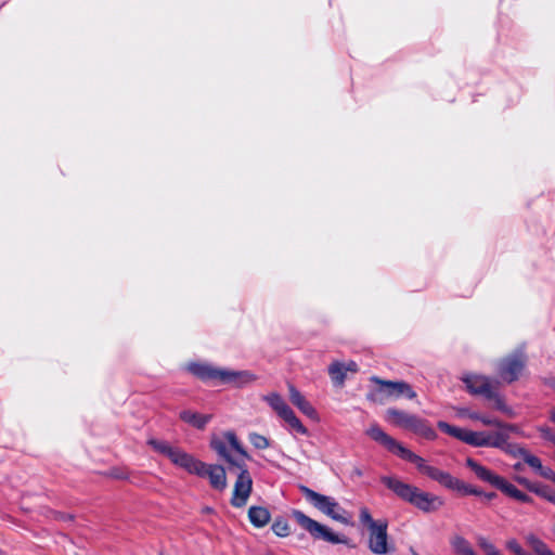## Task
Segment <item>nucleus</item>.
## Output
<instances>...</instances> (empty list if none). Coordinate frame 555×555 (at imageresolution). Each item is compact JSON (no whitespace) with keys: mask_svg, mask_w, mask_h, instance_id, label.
Here are the masks:
<instances>
[{"mask_svg":"<svg viewBox=\"0 0 555 555\" xmlns=\"http://www.w3.org/2000/svg\"><path fill=\"white\" fill-rule=\"evenodd\" d=\"M505 546L507 550L513 552L515 555H521L525 553L521 545L518 543L516 539H509L506 541Z\"/></svg>","mask_w":555,"mask_h":555,"instance_id":"obj_35","label":"nucleus"},{"mask_svg":"<svg viewBox=\"0 0 555 555\" xmlns=\"http://www.w3.org/2000/svg\"><path fill=\"white\" fill-rule=\"evenodd\" d=\"M248 518L256 528L264 527L271 518L270 512L262 506H250L248 509Z\"/></svg>","mask_w":555,"mask_h":555,"instance_id":"obj_23","label":"nucleus"},{"mask_svg":"<svg viewBox=\"0 0 555 555\" xmlns=\"http://www.w3.org/2000/svg\"><path fill=\"white\" fill-rule=\"evenodd\" d=\"M437 426L441 431L475 448H494V446H500L496 439L498 431H473L450 425L444 421H439Z\"/></svg>","mask_w":555,"mask_h":555,"instance_id":"obj_6","label":"nucleus"},{"mask_svg":"<svg viewBox=\"0 0 555 555\" xmlns=\"http://www.w3.org/2000/svg\"><path fill=\"white\" fill-rule=\"evenodd\" d=\"M555 555V554H554Z\"/></svg>","mask_w":555,"mask_h":555,"instance_id":"obj_46","label":"nucleus"},{"mask_svg":"<svg viewBox=\"0 0 555 555\" xmlns=\"http://www.w3.org/2000/svg\"><path fill=\"white\" fill-rule=\"evenodd\" d=\"M380 480L401 500L409 502L422 512H435L443 505V500L440 496L422 491L417 487L405 483L398 478L383 476Z\"/></svg>","mask_w":555,"mask_h":555,"instance_id":"obj_3","label":"nucleus"},{"mask_svg":"<svg viewBox=\"0 0 555 555\" xmlns=\"http://www.w3.org/2000/svg\"><path fill=\"white\" fill-rule=\"evenodd\" d=\"M371 382L378 385V388L371 390L366 395L367 400L371 402L384 404L389 399H399L401 397L414 399L416 397V392L411 385L403 380H385L377 376H372Z\"/></svg>","mask_w":555,"mask_h":555,"instance_id":"obj_5","label":"nucleus"},{"mask_svg":"<svg viewBox=\"0 0 555 555\" xmlns=\"http://www.w3.org/2000/svg\"><path fill=\"white\" fill-rule=\"evenodd\" d=\"M542 436L545 439H548L555 443V434L550 428H542L541 429Z\"/></svg>","mask_w":555,"mask_h":555,"instance_id":"obj_38","label":"nucleus"},{"mask_svg":"<svg viewBox=\"0 0 555 555\" xmlns=\"http://www.w3.org/2000/svg\"><path fill=\"white\" fill-rule=\"evenodd\" d=\"M459 414L461 416H466V417H468L470 420H474V421H479L480 423H482L486 426H494V427H498L499 429H508V431H515L516 430V426H514V425L503 423V422H501L500 420H498L495 417H490V416L483 415V414L478 413V412L469 411L467 409L459 410Z\"/></svg>","mask_w":555,"mask_h":555,"instance_id":"obj_17","label":"nucleus"},{"mask_svg":"<svg viewBox=\"0 0 555 555\" xmlns=\"http://www.w3.org/2000/svg\"><path fill=\"white\" fill-rule=\"evenodd\" d=\"M466 466L470 468L480 480L489 482L495 488L499 486L500 481L503 478L488 469L486 466H482L481 464L477 463L475 460L470 457L466 460Z\"/></svg>","mask_w":555,"mask_h":555,"instance_id":"obj_18","label":"nucleus"},{"mask_svg":"<svg viewBox=\"0 0 555 555\" xmlns=\"http://www.w3.org/2000/svg\"><path fill=\"white\" fill-rule=\"evenodd\" d=\"M109 475L113 478H116V479H127L128 478V474L125 470L120 469V468H113V469H111Z\"/></svg>","mask_w":555,"mask_h":555,"instance_id":"obj_36","label":"nucleus"},{"mask_svg":"<svg viewBox=\"0 0 555 555\" xmlns=\"http://www.w3.org/2000/svg\"><path fill=\"white\" fill-rule=\"evenodd\" d=\"M186 370L203 382L216 380L219 383L222 369L208 363L191 362L186 365Z\"/></svg>","mask_w":555,"mask_h":555,"instance_id":"obj_15","label":"nucleus"},{"mask_svg":"<svg viewBox=\"0 0 555 555\" xmlns=\"http://www.w3.org/2000/svg\"><path fill=\"white\" fill-rule=\"evenodd\" d=\"M266 555H275V554H274V553H272V552H269V553H267Z\"/></svg>","mask_w":555,"mask_h":555,"instance_id":"obj_43","label":"nucleus"},{"mask_svg":"<svg viewBox=\"0 0 555 555\" xmlns=\"http://www.w3.org/2000/svg\"><path fill=\"white\" fill-rule=\"evenodd\" d=\"M450 544L457 555H476L470 543L461 535L453 537Z\"/></svg>","mask_w":555,"mask_h":555,"instance_id":"obj_26","label":"nucleus"},{"mask_svg":"<svg viewBox=\"0 0 555 555\" xmlns=\"http://www.w3.org/2000/svg\"><path fill=\"white\" fill-rule=\"evenodd\" d=\"M550 418L553 423H555V408L551 411Z\"/></svg>","mask_w":555,"mask_h":555,"instance_id":"obj_41","label":"nucleus"},{"mask_svg":"<svg viewBox=\"0 0 555 555\" xmlns=\"http://www.w3.org/2000/svg\"><path fill=\"white\" fill-rule=\"evenodd\" d=\"M554 531H555V527H554Z\"/></svg>","mask_w":555,"mask_h":555,"instance_id":"obj_45","label":"nucleus"},{"mask_svg":"<svg viewBox=\"0 0 555 555\" xmlns=\"http://www.w3.org/2000/svg\"><path fill=\"white\" fill-rule=\"evenodd\" d=\"M366 434L371 439L383 444L389 452L398 455L402 460L410 462L414 455V452L386 434L377 424L371 425Z\"/></svg>","mask_w":555,"mask_h":555,"instance_id":"obj_11","label":"nucleus"},{"mask_svg":"<svg viewBox=\"0 0 555 555\" xmlns=\"http://www.w3.org/2000/svg\"><path fill=\"white\" fill-rule=\"evenodd\" d=\"M345 367H346V372H357L358 370V366H357V363L351 361L349 362L348 364H345Z\"/></svg>","mask_w":555,"mask_h":555,"instance_id":"obj_40","label":"nucleus"},{"mask_svg":"<svg viewBox=\"0 0 555 555\" xmlns=\"http://www.w3.org/2000/svg\"><path fill=\"white\" fill-rule=\"evenodd\" d=\"M539 475L546 479L555 481V473L548 467H544Z\"/></svg>","mask_w":555,"mask_h":555,"instance_id":"obj_37","label":"nucleus"},{"mask_svg":"<svg viewBox=\"0 0 555 555\" xmlns=\"http://www.w3.org/2000/svg\"><path fill=\"white\" fill-rule=\"evenodd\" d=\"M147 443L154 451L165 455L173 465L185 469L189 474L202 478L207 477L214 489L223 491L227 488V473L221 465H208L195 459L192 454L186 453L180 448L172 447L164 440L150 439Z\"/></svg>","mask_w":555,"mask_h":555,"instance_id":"obj_2","label":"nucleus"},{"mask_svg":"<svg viewBox=\"0 0 555 555\" xmlns=\"http://www.w3.org/2000/svg\"><path fill=\"white\" fill-rule=\"evenodd\" d=\"M248 439H249V442L256 449L264 450V449L270 447L269 439L266 438L264 436L260 435V434L251 433V434H249Z\"/></svg>","mask_w":555,"mask_h":555,"instance_id":"obj_32","label":"nucleus"},{"mask_svg":"<svg viewBox=\"0 0 555 555\" xmlns=\"http://www.w3.org/2000/svg\"><path fill=\"white\" fill-rule=\"evenodd\" d=\"M517 481H518L520 485L525 486L529 491H531V490H532V487H534V485H535V483H533V482L529 481V480H528V479H526V478H517Z\"/></svg>","mask_w":555,"mask_h":555,"instance_id":"obj_39","label":"nucleus"},{"mask_svg":"<svg viewBox=\"0 0 555 555\" xmlns=\"http://www.w3.org/2000/svg\"><path fill=\"white\" fill-rule=\"evenodd\" d=\"M522 460L526 464H528L531 468H533L538 474H540L541 470L544 468V466L541 463V460L538 456L531 454L529 451L526 452Z\"/></svg>","mask_w":555,"mask_h":555,"instance_id":"obj_34","label":"nucleus"},{"mask_svg":"<svg viewBox=\"0 0 555 555\" xmlns=\"http://www.w3.org/2000/svg\"><path fill=\"white\" fill-rule=\"evenodd\" d=\"M271 529L278 537L283 538L289 534V526L287 521L283 518L275 519L274 522L272 524Z\"/></svg>","mask_w":555,"mask_h":555,"instance_id":"obj_31","label":"nucleus"},{"mask_svg":"<svg viewBox=\"0 0 555 555\" xmlns=\"http://www.w3.org/2000/svg\"><path fill=\"white\" fill-rule=\"evenodd\" d=\"M256 379V376L249 371H234L222 369L219 384L232 385L234 387H244Z\"/></svg>","mask_w":555,"mask_h":555,"instance_id":"obj_14","label":"nucleus"},{"mask_svg":"<svg viewBox=\"0 0 555 555\" xmlns=\"http://www.w3.org/2000/svg\"><path fill=\"white\" fill-rule=\"evenodd\" d=\"M299 490L306 500L323 514L340 524H351L350 515L335 501V499L318 493L306 486H300Z\"/></svg>","mask_w":555,"mask_h":555,"instance_id":"obj_7","label":"nucleus"},{"mask_svg":"<svg viewBox=\"0 0 555 555\" xmlns=\"http://www.w3.org/2000/svg\"><path fill=\"white\" fill-rule=\"evenodd\" d=\"M521 555H529V554L525 552V553H524V554H521Z\"/></svg>","mask_w":555,"mask_h":555,"instance_id":"obj_44","label":"nucleus"},{"mask_svg":"<svg viewBox=\"0 0 555 555\" xmlns=\"http://www.w3.org/2000/svg\"><path fill=\"white\" fill-rule=\"evenodd\" d=\"M346 367L345 364L341 362H333L328 366V374L331 375L333 382L336 385L341 386L346 378Z\"/></svg>","mask_w":555,"mask_h":555,"instance_id":"obj_27","label":"nucleus"},{"mask_svg":"<svg viewBox=\"0 0 555 555\" xmlns=\"http://www.w3.org/2000/svg\"><path fill=\"white\" fill-rule=\"evenodd\" d=\"M526 544L530 547L534 555H554L555 553L541 540L537 534L529 532L525 537Z\"/></svg>","mask_w":555,"mask_h":555,"instance_id":"obj_22","label":"nucleus"},{"mask_svg":"<svg viewBox=\"0 0 555 555\" xmlns=\"http://www.w3.org/2000/svg\"><path fill=\"white\" fill-rule=\"evenodd\" d=\"M406 429L413 431L414 434H416L427 440L437 439V433L429 425V423L426 420H423L416 415L413 416V418L410 422Z\"/></svg>","mask_w":555,"mask_h":555,"instance_id":"obj_20","label":"nucleus"},{"mask_svg":"<svg viewBox=\"0 0 555 555\" xmlns=\"http://www.w3.org/2000/svg\"><path fill=\"white\" fill-rule=\"evenodd\" d=\"M487 399L489 400H493L494 402V408L501 412H503L504 414L508 415V416H513L514 415V412L512 410V408H509L506 403H505V400L503 398V396H501L499 392H498V389H493L491 391V396H487L486 397Z\"/></svg>","mask_w":555,"mask_h":555,"instance_id":"obj_28","label":"nucleus"},{"mask_svg":"<svg viewBox=\"0 0 555 555\" xmlns=\"http://www.w3.org/2000/svg\"><path fill=\"white\" fill-rule=\"evenodd\" d=\"M507 429H500L496 434V439L500 442V446H494V448L502 450L506 454L513 457H524L527 450L517 443L508 442V435L506 433Z\"/></svg>","mask_w":555,"mask_h":555,"instance_id":"obj_19","label":"nucleus"},{"mask_svg":"<svg viewBox=\"0 0 555 555\" xmlns=\"http://www.w3.org/2000/svg\"><path fill=\"white\" fill-rule=\"evenodd\" d=\"M210 447L228 462L230 470L236 469L238 472L231 504L234 507H243L246 505L253 490V479L245 463L249 459L248 453L233 431H225L222 437H212Z\"/></svg>","mask_w":555,"mask_h":555,"instance_id":"obj_1","label":"nucleus"},{"mask_svg":"<svg viewBox=\"0 0 555 555\" xmlns=\"http://www.w3.org/2000/svg\"><path fill=\"white\" fill-rule=\"evenodd\" d=\"M388 522L383 520L380 525L369 530L367 547L375 555H386L395 550L388 540Z\"/></svg>","mask_w":555,"mask_h":555,"instance_id":"obj_12","label":"nucleus"},{"mask_svg":"<svg viewBox=\"0 0 555 555\" xmlns=\"http://www.w3.org/2000/svg\"><path fill=\"white\" fill-rule=\"evenodd\" d=\"M527 364V357L522 350L502 358L496 364V373L500 379L511 384L516 382L522 374Z\"/></svg>","mask_w":555,"mask_h":555,"instance_id":"obj_10","label":"nucleus"},{"mask_svg":"<svg viewBox=\"0 0 555 555\" xmlns=\"http://www.w3.org/2000/svg\"><path fill=\"white\" fill-rule=\"evenodd\" d=\"M477 543L486 555H502L495 545L485 537H478Z\"/></svg>","mask_w":555,"mask_h":555,"instance_id":"obj_33","label":"nucleus"},{"mask_svg":"<svg viewBox=\"0 0 555 555\" xmlns=\"http://www.w3.org/2000/svg\"><path fill=\"white\" fill-rule=\"evenodd\" d=\"M263 401L269 404V406L289 426L292 430L304 436L309 434L307 427L302 425L300 420L296 416L294 411L280 393H268L263 397Z\"/></svg>","mask_w":555,"mask_h":555,"instance_id":"obj_9","label":"nucleus"},{"mask_svg":"<svg viewBox=\"0 0 555 555\" xmlns=\"http://www.w3.org/2000/svg\"><path fill=\"white\" fill-rule=\"evenodd\" d=\"M411 463L415 464L417 469L428 476L430 479L439 482L444 488L456 491L461 494H479V491L472 486L465 483L456 477H453L450 473L441 470L435 466L428 465L427 462L416 453L410 460Z\"/></svg>","mask_w":555,"mask_h":555,"instance_id":"obj_4","label":"nucleus"},{"mask_svg":"<svg viewBox=\"0 0 555 555\" xmlns=\"http://www.w3.org/2000/svg\"><path fill=\"white\" fill-rule=\"evenodd\" d=\"M413 416L414 414H409L395 408H390L386 411V420L404 429L408 428Z\"/></svg>","mask_w":555,"mask_h":555,"instance_id":"obj_25","label":"nucleus"},{"mask_svg":"<svg viewBox=\"0 0 555 555\" xmlns=\"http://www.w3.org/2000/svg\"><path fill=\"white\" fill-rule=\"evenodd\" d=\"M293 517L298 525L309 532L314 539L324 540L332 544H347L348 542V539L345 535L334 533L330 528L310 518L301 511H293Z\"/></svg>","mask_w":555,"mask_h":555,"instance_id":"obj_8","label":"nucleus"},{"mask_svg":"<svg viewBox=\"0 0 555 555\" xmlns=\"http://www.w3.org/2000/svg\"><path fill=\"white\" fill-rule=\"evenodd\" d=\"M180 418L197 429H204L211 418V415L199 414L191 410L180 412Z\"/></svg>","mask_w":555,"mask_h":555,"instance_id":"obj_21","label":"nucleus"},{"mask_svg":"<svg viewBox=\"0 0 555 555\" xmlns=\"http://www.w3.org/2000/svg\"><path fill=\"white\" fill-rule=\"evenodd\" d=\"M514 469H516V470L521 469V464H520V463H516V464L514 465Z\"/></svg>","mask_w":555,"mask_h":555,"instance_id":"obj_42","label":"nucleus"},{"mask_svg":"<svg viewBox=\"0 0 555 555\" xmlns=\"http://www.w3.org/2000/svg\"><path fill=\"white\" fill-rule=\"evenodd\" d=\"M359 519L363 525H365L367 527V530L380 525L382 521L384 520V519H378V520L373 519L370 511L366 507H362L360 509Z\"/></svg>","mask_w":555,"mask_h":555,"instance_id":"obj_30","label":"nucleus"},{"mask_svg":"<svg viewBox=\"0 0 555 555\" xmlns=\"http://www.w3.org/2000/svg\"><path fill=\"white\" fill-rule=\"evenodd\" d=\"M496 489L501 490L506 495L524 503H532V499L526 493L521 492L517 489L513 483L508 482L506 479L502 478Z\"/></svg>","mask_w":555,"mask_h":555,"instance_id":"obj_24","label":"nucleus"},{"mask_svg":"<svg viewBox=\"0 0 555 555\" xmlns=\"http://www.w3.org/2000/svg\"><path fill=\"white\" fill-rule=\"evenodd\" d=\"M291 402L306 416L311 420H318V412L305 396L292 384L288 385Z\"/></svg>","mask_w":555,"mask_h":555,"instance_id":"obj_16","label":"nucleus"},{"mask_svg":"<svg viewBox=\"0 0 555 555\" xmlns=\"http://www.w3.org/2000/svg\"><path fill=\"white\" fill-rule=\"evenodd\" d=\"M531 492L535 493L537 495L545 499L546 501L553 504L555 503V489H552L547 485L535 483L534 487H532Z\"/></svg>","mask_w":555,"mask_h":555,"instance_id":"obj_29","label":"nucleus"},{"mask_svg":"<svg viewBox=\"0 0 555 555\" xmlns=\"http://www.w3.org/2000/svg\"><path fill=\"white\" fill-rule=\"evenodd\" d=\"M462 379L470 393L485 398L491 396V391L498 389L501 384L500 380H493L485 375H466Z\"/></svg>","mask_w":555,"mask_h":555,"instance_id":"obj_13","label":"nucleus"}]
</instances>
